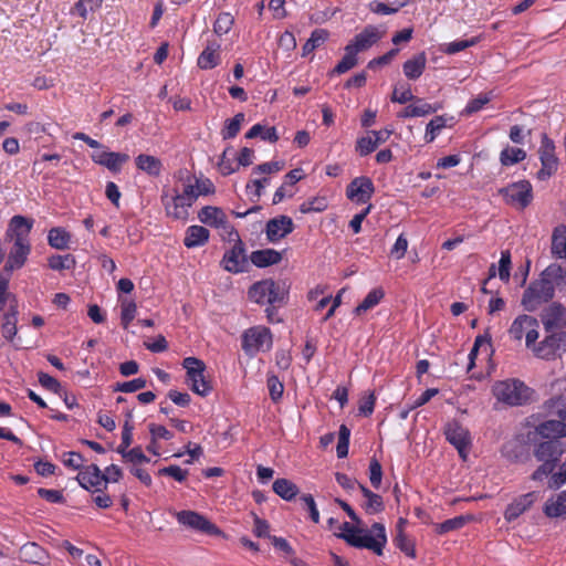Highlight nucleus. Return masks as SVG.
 Returning <instances> with one entry per match:
<instances>
[{"label":"nucleus","instance_id":"56","mask_svg":"<svg viewBox=\"0 0 566 566\" xmlns=\"http://www.w3.org/2000/svg\"><path fill=\"white\" fill-rule=\"evenodd\" d=\"M377 147V142H375L369 134L367 136L359 137L356 140L355 150L359 156L365 157L374 153Z\"/></svg>","mask_w":566,"mask_h":566},{"label":"nucleus","instance_id":"44","mask_svg":"<svg viewBox=\"0 0 566 566\" xmlns=\"http://www.w3.org/2000/svg\"><path fill=\"white\" fill-rule=\"evenodd\" d=\"M359 490L366 499L365 510L368 513H378L384 509V502L379 494L374 493L365 485H359Z\"/></svg>","mask_w":566,"mask_h":566},{"label":"nucleus","instance_id":"55","mask_svg":"<svg viewBox=\"0 0 566 566\" xmlns=\"http://www.w3.org/2000/svg\"><path fill=\"white\" fill-rule=\"evenodd\" d=\"M327 200L325 197H313L300 206L302 213L322 212L327 208Z\"/></svg>","mask_w":566,"mask_h":566},{"label":"nucleus","instance_id":"43","mask_svg":"<svg viewBox=\"0 0 566 566\" xmlns=\"http://www.w3.org/2000/svg\"><path fill=\"white\" fill-rule=\"evenodd\" d=\"M494 97L492 91L480 93L476 97L470 99L462 111V115L470 116L474 113L480 112L488 103Z\"/></svg>","mask_w":566,"mask_h":566},{"label":"nucleus","instance_id":"12","mask_svg":"<svg viewBox=\"0 0 566 566\" xmlns=\"http://www.w3.org/2000/svg\"><path fill=\"white\" fill-rule=\"evenodd\" d=\"M533 352L536 357L547 360L560 356L566 352V332H549L541 343H535Z\"/></svg>","mask_w":566,"mask_h":566},{"label":"nucleus","instance_id":"63","mask_svg":"<svg viewBox=\"0 0 566 566\" xmlns=\"http://www.w3.org/2000/svg\"><path fill=\"white\" fill-rule=\"evenodd\" d=\"M62 463L65 467L71 468L73 470H80V469L82 470L84 459L81 453L74 452V451H69V452H64L62 454Z\"/></svg>","mask_w":566,"mask_h":566},{"label":"nucleus","instance_id":"9","mask_svg":"<svg viewBox=\"0 0 566 566\" xmlns=\"http://www.w3.org/2000/svg\"><path fill=\"white\" fill-rule=\"evenodd\" d=\"M538 321L530 315H518L509 328V335L515 340L525 338L527 348L534 349L535 343L538 338Z\"/></svg>","mask_w":566,"mask_h":566},{"label":"nucleus","instance_id":"30","mask_svg":"<svg viewBox=\"0 0 566 566\" xmlns=\"http://www.w3.org/2000/svg\"><path fill=\"white\" fill-rule=\"evenodd\" d=\"M551 253L555 259L566 260V226L558 224L553 229Z\"/></svg>","mask_w":566,"mask_h":566},{"label":"nucleus","instance_id":"59","mask_svg":"<svg viewBox=\"0 0 566 566\" xmlns=\"http://www.w3.org/2000/svg\"><path fill=\"white\" fill-rule=\"evenodd\" d=\"M146 385V379L139 377L128 381L117 382L114 390L119 392H135L145 388Z\"/></svg>","mask_w":566,"mask_h":566},{"label":"nucleus","instance_id":"49","mask_svg":"<svg viewBox=\"0 0 566 566\" xmlns=\"http://www.w3.org/2000/svg\"><path fill=\"white\" fill-rule=\"evenodd\" d=\"M471 520L470 516H455L453 518H449L443 521L442 523H439L437 525V533L438 534H446L454 530L462 528L469 521Z\"/></svg>","mask_w":566,"mask_h":566},{"label":"nucleus","instance_id":"40","mask_svg":"<svg viewBox=\"0 0 566 566\" xmlns=\"http://www.w3.org/2000/svg\"><path fill=\"white\" fill-rule=\"evenodd\" d=\"M344 50L345 54L332 71L333 74H344L355 67L358 63V52L356 50H354L349 44H347Z\"/></svg>","mask_w":566,"mask_h":566},{"label":"nucleus","instance_id":"18","mask_svg":"<svg viewBox=\"0 0 566 566\" xmlns=\"http://www.w3.org/2000/svg\"><path fill=\"white\" fill-rule=\"evenodd\" d=\"M294 230V223L292 218L287 216H280L273 219H270L266 222L265 233L266 239L275 243L281 239L285 238L287 234L292 233Z\"/></svg>","mask_w":566,"mask_h":566},{"label":"nucleus","instance_id":"5","mask_svg":"<svg viewBox=\"0 0 566 566\" xmlns=\"http://www.w3.org/2000/svg\"><path fill=\"white\" fill-rule=\"evenodd\" d=\"M273 344L272 333L263 325L252 326L245 329L241 336V347L249 357H255L259 353L271 349Z\"/></svg>","mask_w":566,"mask_h":566},{"label":"nucleus","instance_id":"10","mask_svg":"<svg viewBox=\"0 0 566 566\" xmlns=\"http://www.w3.org/2000/svg\"><path fill=\"white\" fill-rule=\"evenodd\" d=\"M175 517L180 525L192 531L213 536L223 535V532L216 524H213L205 515L196 511H179L175 513Z\"/></svg>","mask_w":566,"mask_h":566},{"label":"nucleus","instance_id":"26","mask_svg":"<svg viewBox=\"0 0 566 566\" xmlns=\"http://www.w3.org/2000/svg\"><path fill=\"white\" fill-rule=\"evenodd\" d=\"M199 220L213 228H224L227 224V216L222 209L212 206L203 207L198 213Z\"/></svg>","mask_w":566,"mask_h":566},{"label":"nucleus","instance_id":"19","mask_svg":"<svg viewBox=\"0 0 566 566\" xmlns=\"http://www.w3.org/2000/svg\"><path fill=\"white\" fill-rule=\"evenodd\" d=\"M384 35L378 27L368 24L348 43L358 53L375 45Z\"/></svg>","mask_w":566,"mask_h":566},{"label":"nucleus","instance_id":"47","mask_svg":"<svg viewBox=\"0 0 566 566\" xmlns=\"http://www.w3.org/2000/svg\"><path fill=\"white\" fill-rule=\"evenodd\" d=\"M50 269L54 271L71 270L75 266V258L72 254L52 255L48 260Z\"/></svg>","mask_w":566,"mask_h":566},{"label":"nucleus","instance_id":"24","mask_svg":"<svg viewBox=\"0 0 566 566\" xmlns=\"http://www.w3.org/2000/svg\"><path fill=\"white\" fill-rule=\"evenodd\" d=\"M564 450L558 440H548L539 443L535 449V457L538 461H553L556 463Z\"/></svg>","mask_w":566,"mask_h":566},{"label":"nucleus","instance_id":"45","mask_svg":"<svg viewBox=\"0 0 566 566\" xmlns=\"http://www.w3.org/2000/svg\"><path fill=\"white\" fill-rule=\"evenodd\" d=\"M526 158V151L522 148L506 147L500 154V161L503 166H512L523 161Z\"/></svg>","mask_w":566,"mask_h":566},{"label":"nucleus","instance_id":"36","mask_svg":"<svg viewBox=\"0 0 566 566\" xmlns=\"http://www.w3.org/2000/svg\"><path fill=\"white\" fill-rule=\"evenodd\" d=\"M272 489L276 495L285 501H292L298 494L297 485L289 479L280 478L273 482Z\"/></svg>","mask_w":566,"mask_h":566},{"label":"nucleus","instance_id":"62","mask_svg":"<svg viewBox=\"0 0 566 566\" xmlns=\"http://www.w3.org/2000/svg\"><path fill=\"white\" fill-rule=\"evenodd\" d=\"M22 553L25 555V560L30 563H41L43 559V549L35 543L25 544L22 547Z\"/></svg>","mask_w":566,"mask_h":566},{"label":"nucleus","instance_id":"61","mask_svg":"<svg viewBox=\"0 0 566 566\" xmlns=\"http://www.w3.org/2000/svg\"><path fill=\"white\" fill-rule=\"evenodd\" d=\"M268 389L271 399L277 402L283 396L284 386L277 376L271 375L268 377Z\"/></svg>","mask_w":566,"mask_h":566},{"label":"nucleus","instance_id":"54","mask_svg":"<svg viewBox=\"0 0 566 566\" xmlns=\"http://www.w3.org/2000/svg\"><path fill=\"white\" fill-rule=\"evenodd\" d=\"M186 186L192 188L196 200L199 196H207L214 192V185L209 178H196L195 184H187Z\"/></svg>","mask_w":566,"mask_h":566},{"label":"nucleus","instance_id":"39","mask_svg":"<svg viewBox=\"0 0 566 566\" xmlns=\"http://www.w3.org/2000/svg\"><path fill=\"white\" fill-rule=\"evenodd\" d=\"M448 120H452V117L446 115H438L433 117L426 126L424 142L432 143L440 135L443 128L448 126Z\"/></svg>","mask_w":566,"mask_h":566},{"label":"nucleus","instance_id":"15","mask_svg":"<svg viewBox=\"0 0 566 566\" xmlns=\"http://www.w3.org/2000/svg\"><path fill=\"white\" fill-rule=\"evenodd\" d=\"M33 223V219L20 214L13 216L6 231V239L13 241V244L30 243L29 235Z\"/></svg>","mask_w":566,"mask_h":566},{"label":"nucleus","instance_id":"58","mask_svg":"<svg viewBox=\"0 0 566 566\" xmlns=\"http://www.w3.org/2000/svg\"><path fill=\"white\" fill-rule=\"evenodd\" d=\"M157 474L170 476L174 480L181 483V482L186 481V479L189 474V471L187 469L180 468L179 465H168V467L159 469Z\"/></svg>","mask_w":566,"mask_h":566},{"label":"nucleus","instance_id":"7","mask_svg":"<svg viewBox=\"0 0 566 566\" xmlns=\"http://www.w3.org/2000/svg\"><path fill=\"white\" fill-rule=\"evenodd\" d=\"M499 195L507 206L516 210H524L533 201V187L528 180H518L499 189Z\"/></svg>","mask_w":566,"mask_h":566},{"label":"nucleus","instance_id":"46","mask_svg":"<svg viewBox=\"0 0 566 566\" xmlns=\"http://www.w3.org/2000/svg\"><path fill=\"white\" fill-rule=\"evenodd\" d=\"M480 42L479 36H474L468 40H455L449 43H444L442 45V52L449 55L455 54L460 51H463L468 48L474 46Z\"/></svg>","mask_w":566,"mask_h":566},{"label":"nucleus","instance_id":"51","mask_svg":"<svg viewBox=\"0 0 566 566\" xmlns=\"http://www.w3.org/2000/svg\"><path fill=\"white\" fill-rule=\"evenodd\" d=\"M512 258L509 250L501 251L499 261L497 276L503 283H509L511 279Z\"/></svg>","mask_w":566,"mask_h":566},{"label":"nucleus","instance_id":"64","mask_svg":"<svg viewBox=\"0 0 566 566\" xmlns=\"http://www.w3.org/2000/svg\"><path fill=\"white\" fill-rule=\"evenodd\" d=\"M545 406L548 412L560 418L563 409H566V396L552 397L545 402Z\"/></svg>","mask_w":566,"mask_h":566},{"label":"nucleus","instance_id":"35","mask_svg":"<svg viewBox=\"0 0 566 566\" xmlns=\"http://www.w3.org/2000/svg\"><path fill=\"white\" fill-rule=\"evenodd\" d=\"M548 517H559L566 515V491H562L556 496L549 497L543 509Z\"/></svg>","mask_w":566,"mask_h":566},{"label":"nucleus","instance_id":"41","mask_svg":"<svg viewBox=\"0 0 566 566\" xmlns=\"http://www.w3.org/2000/svg\"><path fill=\"white\" fill-rule=\"evenodd\" d=\"M329 33L325 29H315L302 48V55L306 56L327 41Z\"/></svg>","mask_w":566,"mask_h":566},{"label":"nucleus","instance_id":"31","mask_svg":"<svg viewBox=\"0 0 566 566\" xmlns=\"http://www.w3.org/2000/svg\"><path fill=\"white\" fill-rule=\"evenodd\" d=\"M250 260L256 268H266L277 264L282 260V254L274 249L256 250L251 253Z\"/></svg>","mask_w":566,"mask_h":566},{"label":"nucleus","instance_id":"6","mask_svg":"<svg viewBox=\"0 0 566 566\" xmlns=\"http://www.w3.org/2000/svg\"><path fill=\"white\" fill-rule=\"evenodd\" d=\"M554 294V286L541 274L539 279L532 282L524 291L521 303L524 310L534 312L542 304L549 302Z\"/></svg>","mask_w":566,"mask_h":566},{"label":"nucleus","instance_id":"25","mask_svg":"<svg viewBox=\"0 0 566 566\" xmlns=\"http://www.w3.org/2000/svg\"><path fill=\"white\" fill-rule=\"evenodd\" d=\"M534 502V493H526L517 499H515L512 503H510L504 512V518L507 522H513L518 518L525 511H527Z\"/></svg>","mask_w":566,"mask_h":566},{"label":"nucleus","instance_id":"22","mask_svg":"<svg viewBox=\"0 0 566 566\" xmlns=\"http://www.w3.org/2000/svg\"><path fill=\"white\" fill-rule=\"evenodd\" d=\"M221 63L220 44L208 43L197 59L200 70H212Z\"/></svg>","mask_w":566,"mask_h":566},{"label":"nucleus","instance_id":"20","mask_svg":"<svg viewBox=\"0 0 566 566\" xmlns=\"http://www.w3.org/2000/svg\"><path fill=\"white\" fill-rule=\"evenodd\" d=\"M542 322L547 333L566 326V308L559 303H552L542 314Z\"/></svg>","mask_w":566,"mask_h":566},{"label":"nucleus","instance_id":"50","mask_svg":"<svg viewBox=\"0 0 566 566\" xmlns=\"http://www.w3.org/2000/svg\"><path fill=\"white\" fill-rule=\"evenodd\" d=\"M244 120V114L238 113L233 116V118L228 119L226 125L221 132L223 139H232L240 132L241 124Z\"/></svg>","mask_w":566,"mask_h":566},{"label":"nucleus","instance_id":"13","mask_svg":"<svg viewBox=\"0 0 566 566\" xmlns=\"http://www.w3.org/2000/svg\"><path fill=\"white\" fill-rule=\"evenodd\" d=\"M444 436L448 442L458 450L459 455L465 460L471 447L469 430L460 422L453 420L447 423L444 428Z\"/></svg>","mask_w":566,"mask_h":566},{"label":"nucleus","instance_id":"28","mask_svg":"<svg viewBox=\"0 0 566 566\" xmlns=\"http://www.w3.org/2000/svg\"><path fill=\"white\" fill-rule=\"evenodd\" d=\"M427 56L424 52H420L407 60L402 65V71L408 80H418L426 70Z\"/></svg>","mask_w":566,"mask_h":566},{"label":"nucleus","instance_id":"42","mask_svg":"<svg viewBox=\"0 0 566 566\" xmlns=\"http://www.w3.org/2000/svg\"><path fill=\"white\" fill-rule=\"evenodd\" d=\"M255 137H261V139L270 143H275L279 139L275 127H264L261 124L253 125L245 134V138L248 139Z\"/></svg>","mask_w":566,"mask_h":566},{"label":"nucleus","instance_id":"21","mask_svg":"<svg viewBox=\"0 0 566 566\" xmlns=\"http://www.w3.org/2000/svg\"><path fill=\"white\" fill-rule=\"evenodd\" d=\"M243 252L241 244H235L232 249L227 251L222 259L224 270L232 273L243 272L247 264Z\"/></svg>","mask_w":566,"mask_h":566},{"label":"nucleus","instance_id":"38","mask_svg":"<svg viewBox=\"0 0 566 566\" xmlns=\"http://www.w3.org/2000/svg\"><path fill=\"white\" fill-rule=\"evenodd\" d=\"M385 296V291L382 287H375L368 292L365 298L358 304L355 310V315H360L375 306H377Z\"/></svg>","mask_w":566,"mask_h":566},{"label":"nucleus","instance_id":"53","mask_svg":"<svg viewBox=\"0 0 566 566\" xmlns=\"http://www.w3.org/2000/svg\"><path fill=\"white\" fill-rule=\"evenodd\" d=\"M350 430L346 424H342L338 431V443L336 447L337 457L339 459L348 455Z\"/></svg>","mask_w":566,"mask_h":566},{"label":"nucleus","instance_id":"4","mask_svg":"<svg viewBox=\"0 0 566 566\" xmlns=\"http://www.w3.org/2000/svg\"><path fill=\"white\" fill-rule=\"evenodd\" d=\"M347 543L356 548H365L377 556L384 554L387 545L386 527L381 523H374L370 528H360L353 531L347 537Z\"/></svg>","mask_w":566,"mask_h":566},{"label":"nucleus","instance_id":"23","mask_svg":"<svg viewBox=\"0 0 566 566\" xmlns=\"http://www.w3.org/2000/svg\"><path fill=\"white\" fill-rule=\"evenodd\" d=\"M30 243L13 244L9 252L4 270L10 273L13 270L22 268L30 254Z\"/></svg>","mask_w":566,"mask_h":566},{"label":"nucleus","instance_id":"16","mask_svg":"<svg viewBox=\"0 0 566 566\" xmlns=\"http://www.w3.org/2000/svg\"><path fill=\"white\" fill-rule=\"evenodd\" d=\"M92 160L112 172H119L122 166L129 160V156L124 153L108 151L103 146L91 155Z\"/></svg>","mask_w":566,"mask_h":566},{"label":"nucleus","instance_id":"57","mask_svg":"<svg viewBox=\"0 0 566 566\" xmlns=\"http://www.w3.org/2000/svg\"><path fill=\"white\" fill-rule=\"evenodd\" d=\"M413 99L415 95L412 94L411 88L408 84H400L395 86L391 95V102L406 104L407 102Z\"/></svg>","mask_w":566,"mask_h":566},{"label":"nucleus","instance_id":"14","mask_svg":"<svg viewBox=\"0 0 566 566\" xmlns=\"http://www.w3.org/2000/svg\"><path fill=\"white\" fill-rule=\"evenodd\" d=\"M374 193V182L366 176L354 178L346 188V197L357 205H365L369 202Z\"/></svg>","mask_w":566,"mask_h":566},{"label":"nucleus","instance_id":"48","mask_svg":"<svg viewBox=\"0 0 566 566\" xmlns=\"http://www.w3.org/2000/svg\"><path fill=\"white\" fill-rule=\"evenodd\" d=\"M233 23H234V18L230 12H221L217 17V20L213 24V32L218 36L228 34L230 32V30L232 29Z\"/></svg>","mask_w":566,"mask_h":566},{"label":"nucleus","instance_id":"37","mask_svg":"<svg viewBox=\"0 0 566 566\" xmlns=\"http://www.w3.org/2000/svg\"><path fill=\"white\" fill-rule=\"evenodd\" d=\"M49 245L56 250H65L71 242V233L62 227L50 229L48 233Z\"/></svg>","mask_w":566,"mask_h":566},{"label":"nucleus","instance_id":"1","mask_svg":"<svg viewBox=\"0 0 566 566\" xmlns=\"http://www.w3.org/2000/svg\"><path fill=\"white\" fill-rule=\"evenodd\" d=\"M290 286L285 281L272 279L255 282L249 289V297L260 305L283 306L287 302Z\"/></svg>","mask_w":566,"mask_h":566},{"label":"nucleus","instance_id":"52","mask_svg":"<svg viewBox=\"0 0 566 566\" xmlns=\"http://www.w3.org/2000/svg\"><path fill=\"white\" fill-rule=\"evenodd\" d=\"M137 312L136 303L132 300L120 301V322L124 328H127L135 318Z\"/></svg>","mask_w":566,"mask_h":566},{"label":"nucleus","instance_id":"32","mask_svg":"<svg viewBox=\"0 0 566 566\" xmlns=\"http://www.w3.org/2000/svg\"><path fill=\"white\" fill-rule=\"evenodd\" d=\"M209 230L201 226H190L184 239V244L191 249L202 247L209 240Z\"/></svg>","mask_w":566,"mask_h":566},{"label":"nucleus","instance_id":"11","mask_svg":"<svg viewBox=\"0 0 566 566\" xmlns=\"http://www.w3.org/2000/svg\"><path fill=\"white\" fill-rule=\"evenodd\" d=\"M538 155L542 167L537 171L536 177L538 180L545 181L555 175L558 168L554 142L546 134L542 135Z\"/></svg>","mask_w":566,"mask_h":566},{"label":"nucleus","instance_id":"60","mask_svg":"<svg viewBox=\"0 0 566 566\" xmlns=\"http://www.w3.org/2000/svg\"><path fill=\"white\" fill-rule=\"evenodd\" d=\"M396 546L403 552L407 556L415 558L416 551L413 544L408 539L403 531L397 532V535L394 539Z\"/></svg>","mask_w":566,"mask_h":566},{"label":"nucleus","instance_id":"17","mask_svg":"<svg viewBox=\"0 0 566 566\" xmlns=\"http://www.w3.org/2000/svg\"><path fill=\"white\" fill-rule=\"evenodd\" d=\"M76 480L78 484L92 493L102 492L104 490L103 472L96 464L84 467L80 470Z\"/></svg>","mask_w":566,"mask_h":566},{"label":"nucleus","instance_id":"8","mask_svg":"<svg viewBox=\"0 0 566 566\" xmlns=\"http://www.w3.org/2000/svg\"><path fill=\"white\" fill-rule=\"evenodd\" d=\"M182 367L186 369V381L191 390L201 397L208 396L212 386L205 377V363L196 357H186Z\"/></svg>","mask_w":566,"mask_h":566},{"label":"nucleus","instance_id":"27","mask_svg":"<svg viewBox=\"0 0 566 566\" xmlns=\"http://www.w3.org/2000/svg\"><path fill=\"white\" fill-rule=\"evenodd\" d=\"M536 432L544 439L557 440L566 437V423L559 420H546L536 427Z\"/></svg>","mask_w":566,"mask_h":566},{"label":"nucleus","instance_id":"2","mask_svg":"<svg viewBox=\"0 0 566 566\" xmlns=\"http://www.w3.org/2000/svg\"><path fill=\"white\" fill-rule=\"evenodd\" d=\"M160 201L167 217L186 221L189 217V209L196 202V196L192 188L187 186L184 187L182 191L177 188H164Z\"/></svg>","mask_w":566,"mask_h":566},{"label":"nucleus","instance_id":"33","mask_svg":"<svg viewBox=\"0 0 566 566\" xmlns=\"http://www.w3.org/2000/svg\"><path fill=\"white\" fill-rule=\"evenodd\" d=\"M136 167L151 177H158L163 170V163L155 156L140 154L135 158Z\"/></svg>","mask_w":566,"mask_h":566},{"label":"nucleus","instance_id":"34","mask_svg":"<svg viewBox=\"0 0 566 566\" xmlns=\"http://www.w3.org/2000/svg\"><path fill=\"white\" fill-rule=\"evenodd\" d=\"M541 274L544 279H547V281L554 286V290H566V270L559 264H549Z\"/></svg>","mask_w":566,"mask_h":566},{"label":"nucleus","instance_id":"29","mask_svg":"<svg viewBox=\"0 0 566 566\" xmlns=\"http://www.w3.org/2000/svg\"><path fill=\"white\" fill-rule=\"evenodd\" d=\"M18 305L15 303H11L8 311L3 314L1 332L2 336L12 342L18 333Z\"/></svg>","mask_w":566,"mask_h":566},{"label":"nucleus","instance_id":"3","mask_svg":"<svg viewBox=\"0 0 566 566\" xmlns=\"http://www.w3.org/2000/svg\"><path fill=\"white\" fill-rule=\"evenodd\" d=\"M492 394L499 402L516 407L527 403L533 390L520 379L507 378L495 381L492 386Z\"/></svg>","mask_w":566,"mask_h":566}]
</instances>
